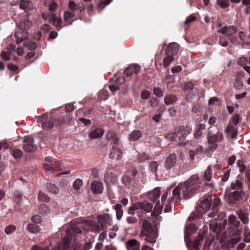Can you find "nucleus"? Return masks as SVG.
Returning <instances> with one entry per match:
<instances>
[{"mask_svg":"<svg viewBox=\"0 0 250 250\" xmlns=\"http://www.w3.org/2000/svg\"><path fill=\"white\" fill-rule=\"evenodd\" d=\"M220 206L219 198L208 197L200 202L196 208V211L193 212L188 219L191 221L196 217H199L202 214L210 210L211 208L212 211L208 213V216L214 218L210 221L209 228L212 232H218V230L225 229L228 223L227 220H222L225 216V213L221 212L218 214Z\"/></svg>","mask_w":250,"mask_h":250,"instance_id":"nucleus-1","label":"nucleus"},{"mask_svg":"<svg viewBox=\"0 0 250 250\" xmlns=\"http://www.w3.org/2000/svg\"><path fill=\"white\" fill-rule=\"evenodd\" d=\"M223 229L218 230V232H214L216 233L217 237L222 244V247L224 249L232 248L242 238V227L237 217L234 215H230L228 218V235L226 232H224L221 235H219V233Z\"/></svg>","mask_w":250,"mask_h":250,"instance_id":"nucleus-2","label":"nucleus"},{"mask_svg":"<svg viewBox=\"0 0 250 250\" xmlns=\"http://www.w3.org/2000/svg\"><path fill=\"white\" fill-rule=\"evenodd\" d=\"M140 236L145 237V240L148 243L154 245L156 243L158 236V232L153 229L150 219H146L143 221Z\"/></svg>","mask_w":250,"mask_h":250,"instance_id":"nucleus-3","label":"nucleus"},{"mask_svg":"<svg viewBox=\"0 0 250 250\" xmlns=\"http://www.w3.org/2000/svg\"><path fill=\"white\" fill-rule=\"evenodd\" d=\"M78 222H74L70 226V229H67L66 231V236L64 237L63 242L64 243V250H69L70 243L72 239L73 233H82L81 227L77 226Z\"/></svg>","mask_w":250,"mask_h":250,"instance_id":"nucleus-4","label":"nucleus"},{"mask_svg":"<svg viewBox=\"0 0 250 250\" xmlns=\"http://www.w3.org/2000/svg\"><path fill=\"white\" fill-rule=\"evenodd\" d=\"M41 123L42 127L46 130H49L53 127L54 125H60L62 123L65 121L64 120H58L49 117L48 114L45 113L41 116Z\"/></svg>","mask_w":250,"mask_h":250,"instance_id":"nucleus-5","label":"nucleus"},{"mask_svg":"<svg viewBox=\"0 0 250 250\" xmlns=\"http://www.w3.org/2000/svg\"><path fill=\"white\" fill-rule=\"evenodd\" d=\"M224 136L221 132H217L216 134L208 136V150L213 152L218 147L217 143L222 142Z\"/></svg>","mask_w":250,"mask_h":250,"instance_id":"nucleus-6","label":"nucleus"},{"mask_svg":"<svg viewBox=\"0 0 250 250\" xmlns=\"http://www.w3.org/2000/svg\"><path fill=\"white\" fill-rule=\"evenodd\" d=\"M190 187L187 182L179 184L172 191V198L180 199L181 197V194H182L183 198L186 199L187 198L186 197L187 193Z\"/></svg>","mask_w":250,"mask_h":250,"instance_id":"nucleus-7","label":"nucleus"},{"mask_svg":"<svg viewBox=\"0 0 250 250\" xmlns=\"http://www.w3.org/2000/svg\"><path fill=\"white\" fill-rule=\"evenodd\" d=\"M206 233V229L200 230L197 238L193 241H189V239L185 240L187 243V246L189 250H199L201 246L202 242L204 238V235Z\"/></svg>","mask_w":250,"mask_h":250,"instance_id":"nucleus-8","label":"nucleus"},{"mask_svg":"<svg viewBox=\"0 0 250 250\" xmlns=\"http://www.w3.org/2000/svg\"><path fill=\"white\" fill-rule=\"evenodd\" d=\"M237 31V28L234 26H224L217 31L218 33L226 35L232 43L237 41V38L234 36Z\"/></svg>","mask_w":250,"mask_h":250,"instance_id":"nucleus-9","label":"nucleus"},{"mask_svg":"<svg viewBox=\"0 0 250 250\" xmlns=\"http://www.w3.org/2000/svg\"><path fill=\"white\" fill-rule=\"evenodd\" d=\"M23 142L24 143L23 148L25 152H30L37 150V146L34 144V140L33 137L31 136H26L23 140Z\"/></svg>","mask_w":250,"mask_h":250,"instance_id":"nucleus-10","label":"nucleus"},{"mask_svg":"<svg viewBox=\"0 0 250 250\" xmlns=\"http://www.w3.org/2000/svg\"><path fill=\"white\" fill-rule=\"evenodd\" d=\"M153 205L152 203L147 202H138L134 204V208L141 210L143 213L150 212L152 211Z\"/></svg>","mask_w":250,"mask_h":250,"instance_id":"nucleus-11","label":"nucleus"},{"mask_svg":"<svg viewBox=\"0 0 250 250\" xmlns=\"http://www.w3.org/2000/svg\"><path fill=\"white\" fill-rule=\"evenodd\" d=\"M42 17L44 20H48L56 27H60L62 25V20L55 14H43Z\"/></svg>","mask_w":250,"mask_h":250,"instance_id":"nucleus-12","label":"nucleus"},{"mask_svg":"<svg viewBox=\"0 0 250 250\" xmlns=\"http://www.w3.org/2000/svg\"><path fill=\"white\" fill-rule=\"evenodd\" d=\"M68 8L70 11L74 12L82 13L84 11L85 6L83 3H79L77 4L74 1L71 0L68 3Z\"/></svg>","mask_w":250,"mask_h":250,"instance_id":"nucleus-13","label":"nucleus"},{"mask_svg":"<svg viewBox=\"0 0 250 250\" xmlns=\"http://www.w3.org/2000/svg\"><path fill=\"white\" fill-rule=\"evenodd\" d=\"M97 221H98V223L100 225L102 230L106 228V224L110 226L112 225V220L109 215L107 214L98 216Z\"/></svg>","mask_w":250,"mask_h":250,"instance_id":"nucleus-14","label":"nucleus"},{"mask_svg":"<svg viewBox=\"0 0 250 250\" xmlns=\"http://www.w3.org/2000/svg\"><path fill=\"white\" fill-rule=\"evenodd\" d=\"M167 196V193L165 192L163 194L161 197V202L158 201L154 206L152 214L154 215L158 216L162 212L163 206L164 203L166 201V198Z\"/></svg>","mask_w":250,"mask_h":250,"instance_id":"nucleus-15","label":"nucleus"},{"mask_svg":"<svg viewBox=\"0 0 250 250\" xmlns=\"http://www.w3.org/2000/svg\"><path fill=\"white\" fill-rule=\"evenodd\" d=\"M28 31L24 29H20L18 28V29L15 33L17 43L19 44L25 40L28 37Z\"/></svg>","mask_w":250,"mask_h":250,"instance_id":"nucleus-16","label":"nucleus"},{"mask_svg":"<svg viewBox=\"0 0 250 250\" xmlns=\"http://www.w3.org/2000/svg\"><path fill=\"white\" fill-rule=\"evenodd\" d=\"M43 167L47 170L54 169L57 171H62V170L61 164L57 161H53L50 164L45 163L43 164Z\"/></svg>","mask_w":250,"mask_h":250,"instance_id":"nucleus-17","label":"nucleus"},{"mask_svg":"<svg viewBox=\"0 0 250 250\" xmlns=\"http://www.w3.org/2000/svg\"><path fill=\"white\" fill-rule=\"evenodd\" d=\"M134 176V173L132 175L126 174L122 178L123 183L128 188H131L134 187L136 183Z\"/></svg>","mask_w":250,"mask_h":250,"instance_id":"nucleus-18","label":"nucleus"},{"mask_svg":"<svg viewBox=\"0 0 250 250\" xmlns=\"http://www.w3.org/2000/svg\"><path fill=\"white\" fill-rule=\"evenodd\" d=\"M91 189L95 194L101 193L104 189L103 184L97 181H93L91 184Z\"/></svg>","mask_w":250,"mask_h":250,"instance_id":"nucleus-19","label":"nucleus"},{"mask_svg":"<svg viewBox=\"0 0 250 250\" xmlns=\"http://www.w3.org/2000/svg\"><path fill=\"white\" fill-rule=\"evenodd\" d=\"M127 250H140V243L136 239L129 240L125 244Z\"/></svg>","mask_w":250,"mask_h":250,"instance_id":"nucleus-20","label":"nucleus"},{"mask_svg":"<svg viewBox=\"0 0 250 250\" xmlns=\"http://www.w3.org/2000/svg\"><path fill=\"white\" fill-rule=\"evenodd\" d=\"M122 157V150L116 146H113L109 154L110 158L113 160H118L120 159Z\"/></svg>","mask_w":250,"mask_h":250,"instance_id":"nucleus-21","label":"nucleus"},{"mask_svg":"<svg viewBox=\"0 0 250 250\" xmlns=\"http://www.w3.org/2000/svg\"><path fill=\"white\" fill-rule=\"evenodd\" d=\"M197 228L195 225L193 224H189L186 226V230L185 231V240H188L189 239L190 235L194 233L197 230Z\"/></svg>","mask_w":250,"mask_h":250,"instance_id":"nucleus-22","label":"nucleus"},{"mask_svg":"<svg viewBox=\"0 0 250 250\" xmlns=\"http://www.w3.org/2000/svg\"><path fill=\"white\" fill-rule=\"evenodd\" d=\"M242 198V193L239 191H232L229 196L230 203L234 204Z\"/></svg>","mask_w":250,"mask_h":250,"instance_id":"nucleus-23","label":"nucleus"},{"mask_svg":"<svg viewBox=\"0 0 250 250\" xmlns=\"http://www.w3.org/2000/svg\"><path fill=\"white\" fill-rule=\"evenodd\" d=\"M176 162V157L174 155H171L166 158L165 163V168L167 169H170L175 165Z\"/></svg>","mask_w":250,"mask_h":250,"instance_id":"nucleus-24","label":"nucleus"},{"mask_svg":"<svg viewBox=\"0 0 250 250\" xmlns=\"http://www.w3.org/2000/svg\"><path fill=\"white\" fill-rule=\"evenodd\" d=\"M78 227H81V229L85 231L91 230L92 229V221H82L78 222Z\"/></svg>","mask_w":250,"mask_h":250,"instance_id":"nucleus-25","label":"nucleus"},{"mask_svg":"<svg viewBox=\"0 0 250 250\" xmlns=\"http://www.w3.org/2000/svg\"><path fill=\"white\" fill-rule=\"evenodd\" d=\"M178 50V44L176 43H171L168 45L166 49V54H169V55L170 54L174 56L177 53Z\"/></svg>","mask_w":250,"mask_h":250,"instance_id":"nucleus-26","label":"nucleus"},{"mask_svg":"<svg viewBox=\"0 0 250 250\" xmlns=\"http://www.w3.org/2000/svg\"><path fill=\"white\" fill-rule=\"evenodd\" d=\"M160 196V189L159 188H154L151 191L148 192V196L151 201H155L159 199Z\"/></svg>","mask_w":250,"mask_h":250,"instance_id":"nucleus-27","label":"nucleus"},{"mask_svg":"<svg viewBox=\"0 0 250 250\" xmlns=\"http://www.w3.org/2000/svg\"><path fill=\"white\" fill-rule=\"evenodd\" d=\"M140 69V66L137 64L129 66L124 71V74L129 76L133 73H137Z\"/></svg>","mask_w":250,"mask_h":250,"instance_id":"nucleus-28","label":"nucleus"},{"mask_svg":"<svg viewBox=\"0 0 250 250\" xmlns=\"http://www.w3.org/2000/svg\"><path fill=\"white\" fill-rule=\"evenodd\" d=\"M104 133V130L102 128H98L90 132L89 137L91 139H98L102 137Z\"/></svg>","mask_w":250,"mask_h":250,"instance_id":"nucleus-29","label":"nucleus"},{"mask_svg":"<svg viewBox=\"0 0 250 250\" xmlns=\"http://www.w3.org/2000/svg\"><path fill=\"white\" fill-rule=\"evenodd\" d=\"M142 136V132L139 130H135L132 131L129 135L128 140L129 141H136L138 140Z\"/></svg>","mask_w":250,"mask_h":250,"instance_id":"nucleus-30","label":"nucleus"},{"mask_svg":"<svg viewBox=\"0 0 250 250\" xmlns=\"http://www.w3.org/2000/svg\"><path fill=\"white\" fill-rule=\"evenodd\" d=\"M236 213L243 224H246L249 222V216L247 213L241 210L237 211Z\"/></svg>","mask_w":250,"mask_h":250,"instance_id":"nucleus-31","label":"nucleus"},{"mask_svg":"<svg viewBox=\"0 0 250 250\" xmlns=\"http://www.w3.org/2000/svg\"><path fill=\"white\" fill-rule=\"evenodd\" d=\"M234 126V125H232L231 122H229L228 125L225 129V131L227 133H232L231 137L232 139L235 138L237 135V131Z\"/></svg>","mask_w":250,"mask_h":250,"instance_id":"nucleus-32","label":"nucleus"},{"mask_svg":"<svg viewBox=\"0 0 250 250\" xmlns=\"http://www.w3.org/2000/svg\"><path fill=\"white\" fill-rule=\"evenodd\" d=\"M106 139L111 141L114 144H117L119 142V138L116 133L112 131H108L106 135Z\"/></svg>","mask_w":250,"mask_h":250,"instance_id":"nucleus-33","label":"nucleus"},{"mask_svg":"<svg viewBox=\"0 0 250 250\" xmlns=\"http://www.w3.org/2000/svg\"><path fill=\"white\" fill-rule=\"evenodd\" d=\"M20 7L21 9L28 11L33 8V5L28 0H21L20 2Z\"/></svg>","mask_w":250,"mask_h":250,"instance_id":"nucleus-34","label":"nucleus"},{"mask_svg":"<svg viewBox=\"0 0 250 250\" xmlns=\"http://www.w3.org/2000/svg\"><path fill=\"white\" fill-rule=\"evenodd\" d=\"M32 25V22L29 20H25L20 22L18 24V28L20 29H24L27 31Z\"/></svg>","mask_w":250,"mask_h":250,"instance_id":"nucleus-35","label":"nucleus"},{"mask_svg":"<svg viewBox=\"0 0 250 250\" xmlns=\"http://www.w3.org/2000/svg\"><path fill=\"white\" fill-rule=\"evenodd\" d=\"M113 208L116 210V217L118 220H120L123 217L124 211L122 209V206L121 204H118L113 207Z\"/></svg>","mask_w":250,"mask_h":250,"instance_id":"nucleus-36","label":"nucleus"},{"mask_svg":"<svg viewBox=\"0 0 250 250\" xmlns=\"http://www.w3.org/2000/svg\"><path fill=\"white\" fill-rule=\"evenodd\" d=\"M177 100V97L174 94H170L166 96L164 98L166 104L170 105L174 104Z\"/></svg>","mask_w":250,"mask_h":250,"instance_id":"nucleus-37","label":"nucleus"},{"mask_svg":"<svg viewBox=\"0 0 250 250\" xmlns=\"http://www.w3.org/2000/svg\"><path fill=\"white\" fill-rule=\"evenodd\" d=\"M199 176L198 175H193L190 178L188 179L187 183L191 187L195 186V187L198 186V184L199 183Z\"/></svg>","mask_w":250,"mask_h":250,"instance_id":"nucleus-38","label":"nucleus"},{"mask_svg":"<svg viewBox=\"0 0 250 250\" xmlns=\"http://www.w3.org/2000/svg\"><path fill=\"white\" fill-rule=\"evenodd\" d=\"M46 188L48 192L54 194H58L59 192V189L55 184L47 183L46 184Z\"/></svg>","mask_w":250,"mask_h":250,"instance_id":"nucleus-39","label":"nucleus"},{"mask_svg":"<svg viewBox=\"0 0 250 250\" xmlns=\"http://www.w3.org/2000/svg\"><path fill=\"white\" fill-rule=\"evenodd\" d=\"M183 128V127H176L175 128L174 132L170 133L167 134V139H169V140H176L177 134H179V131H180Z\"/></svg>","mask_w":250,"mask_h":250,"instance_id":"nucleus-40","label":"nucleus"},{"mask_svg":"<svg viewBox=\"0 0 250 250\" xmlns=\"http://www.w3.org/2000/svg\"><path fill=\"white\" fill-rule=\"evenodd\" d=\"M167 56L165 57L163 59V65L164 67H166L169 66L170 63L173 61L174 58L172 55L169 54H166Z\"/></svg>","mask_w":250,"mask_h":250,"instance_id":"nucleus-41","label":"nucleus"},{"mask_svg":"<svg viewBox=\"0 0 250 250\" xmlns=\"http://www.w3.org/2000/svg\"><path fill=\"white\" fill-rule=\"evenodd\" d=\"M11 153L15 159H20L23 156L22 151L19 148H14L11 150Z\"/></svg>","mask_w":250,"mask_h":250,"instance_id":"nucleus-42","label":"nucleus"},{"mask_svg":"<svg viewBox=\"0 0 250 250\" xmlns=\"http://www.w3.org/2000/svg\"><path fill=\"white\" fill-rule=\"evenodd\" d=\"M28 230L32 233H37L40 230L39 226L34 224H29L27 226Z\"/></svg>","mask_w":250,"mask_h":250,"instance_id":"nucleus-43","label":"nucleus"},{"mask_svg":"<svg viewBox=\"0 0 250 250\" xmlns=\"http://www.w3.org/2000/svg\"><path fill=\"white\" fill-rule=\"evenodd\" d=\"M193 148L197 154L201 153H207L209 151L208 147L206 149H204L203 146L200 145L196 146H194Z\"/></svg>","mask_w":250,"mask_h":250,"instance_id":"nucleus-44","label":"nucleus"},{"mask_svg":"<svg viewBox=\"0 0 250 250\" xmlns=\"http://www.w3.org/2000/svg\"><path fill=\"white\" fill-rule=\"evenodd\" d=\"M212 175V170L210 167H208L207 169L205 170L204 172V178L205 179L208 181L209 182L211 181Z\"/></svg>","mask_w":250,"mask_h":250,"instance_id":"nucleus-45","label":"nucleus"},{"mask_svg":"<svg viewBox=\"0 0 250 250\" xmlns=\"http://www.w3.org/2000/svg\"><path fill=\"white\" fill-rule=\"evenodd\" d=\"M242 187V183L239 180H236L231 184L232 190H234V191H239L241 192Z\"/></svg>","mask_w":250,"mask_h":250,"instance_id":"nucleus-46","label":"nucleus"},{"mask_svg":"<svg viewBox=\"0 0 250 250\" xmlns=\"http://www.w3.org/2000/svg\"><path fill=\"white\" fill-rule=\"evenodd\" d=\"M23 44L24 46L28 47L30 50H34L37 47L36 43L29 40L25 41Z\"/></svg>","mask_w":250,"mask_h":250,"instance_id":"nucleus-47","label":"nucleus"},{"mask_svg":"<svg viewBox=\"0 0 250 250\" xmlns=\"http://www.w3.org/2000/svg\"><path fill=\"white\" fill-rule=\"evenodd\" d=\"M38 211L41 214H46L49 213L50 209L46 205L42 204L39 207Z\"/></svg>","mask_w":250,"mask_h":250,"instance_id":"nucleus-48","label":"nucleus"},{"mask_svg":"<svg viewBox=\"0 0 250 250\" xmlns=\"http://www.w3.org/2000/svg\"><path fill=\"white\" fill-rule=\"evenodd\" d=\"M197 97V92H189L187 94L186 100L188 102H192Z\"/></svg>","mask_w":250,"mask_h":250,"instance_id":"nucleus-49","label":"nucleus"},{"mask_svg":"<svg viewBox=\"0 0 250 250\" xmlns=\"http://www.w3.org/2000/svg\"><path fill=\"white\" fill-rule=\"evenodd\" d=\"M75 14L74 12H72L69 11H65L64 12V20L66 22L69 21L70 19L74 17Z\"/></svg>","mask_w":250,"mask_h":250,"instance_id":"nucleus-50","label":"nucleus"},{"mask_svg":"<svg viewBox=\"0 0 250 250\" xmlns=\"http://www.w3.org/2000/svg\"><path fill=\"white\" fill-rule=\"evenodd\" d=\"M233 84L235 88L237 89H241L243 86V81L239 78H236Z\"/></svg>","mask_w":250,"mask_h":250,"instance_id":"nucleus-51","label":"nucleus"},{"mask_svg":"<svg viewBox=\"0 0 250 250\" xmlns=\"http://www.w3.org/2000/svg\"><path fill=\"white\" fill-rule=\"evenodd\" d=\"M16 227L14 225H9L5 228V232L7 235H10L15 231Z\"/></svg>","mask_w":250,"mask_h":250,"instance_id":"nucleus-52","label":"nucleus"},{"mask_svg":"<svg viewBox=\"0 0 250 250\" xmlns=\"http://www.w3.org/2000/svg\"><path fill=\"white\" fill-rule=\"evenodd\" d=\"M104 178L106 182L110 183L113 181L114 179V176L112 173H108L107 172L105 174Z\"/></svg>","mask_w":250,"mask_h":250,"instance_id":"nucleus-53","label":"nucleus"},{"mask_svg":"<svg viewBox=\"0 0 250 250\" xmlns=\"http://www.w3.org/2000/svg\"><path fill=\"white\" fill-rule=\"evenodd\" d=\"M38 199L40 201L43 202H48L49 201L48 197L44 193L40 191L38 194Z\"/></svg>","mask_w":250,"mask_h":250,"instance_id":"nucleus-54","label":"nucleus"},{"mask_svg":"<svg viewBox=\"0 0 250 250\" xmlns=\"http://www.w3.org/2000/svg\"><path fill=\"white\" fill-rule=\"evenodd\" d=\"M230 172V169H225V170L223 172L224 174L221 176V180L222 181L226 182L228 180V179L229 177Z\"/></svg>","mask_w":250,"mask_h":250,"instance_id":"nucleus-55","label":"nucleus"},{"mask_svg":"<svg viewBox=\"0 0 250 250\" xmlns=\"http://www.w3.org/2000/svg\"><path fill=\"white\" fill-rule=\"evenodd\" d=\"M83 185V182L81 179H76L73 184V186L75 189H79Z\"/></svg>","mask_w":250,"mask_h":250,"instance_id":"nucleus-56","label":"nucleus"},{"mask_svg":"<svg viewBox=\"0 0 250 250\" xmlns=\"http://www.w3.org/2000/svg\"><path fill=\"white\" fill-rule=\"evenodd\" d=\"M0 57L5 61H9L11 59L10 53L5 51H1Z\"/></svg>","mask_w":250,"mask_h":250,"instance_id":"nucleus-57","label":"nucleus"},{"mask_svg":"<svg viewBox=\"0 0 250 250\" xmlns=\"http://www.w3.org/2000/svg\"><path fill=\"white\" fill-rule=\"evenodd\" d=\"M126 221L128 224H134L137 223L138 219L134 216H128L126 218Z\"/></svg>","mask_w":250,"mask_h":250,"instance_id":"nucleus-58","label":"nucleus"},{"mask_svg":"<svg viewBox=\"0 0 250 250\" xmlns=\"http://www.w3.org/2000/svg\"><path fill=\"white\" fill-rule=\"evenodd\" d=\"M102 229L101 228L100 225L98 223V221H97V222L96 223L94 221H92V231L94 230L95 231L99 232L101 230H102Z\"/></svg>","mask_w":250,"mask_h":250,"instance_id":"nucleus-59","label":"nucleus"},{"mask_svg":"<svg viewBox=\"0 0 250 250\" xmlns=\"http://www.w3.org/2000/svg\"><path fill=\"white\" fill-rule=\"evenodd\" d=\"M154 94L158 97H161L163 96V91L161 88L155 87L153 89Z\"/></svg>","mask_w":250,"mask_h":250,"instance_id":"nucleus-60","label":"nucleus"},{"mask_svg":"<svg viewBox=\"0 0 250 250\" xmlns=\"http://www.w3.org/2000/svg\"><path fill=\"white\" fill-rule=\"evenodd\" d=\"M194 88V85L191 82H186L184 83V88L186 91H190Z\"/></svg>","mask_w":250,"mask_h":250,"instance_id":"nucleus-61","label":"nucleus"},{"mask_svg":"<svg viewBox=\"0 0 250 250\" xmlns=\"http://www.w3.org/2000/svg\"><path fill=\"white\" fill-rule=\"evenodd\" d=\"M218 4L222 7H227L229 6V0H218Z\"/></svg>","mask_w":250,"mask_h":250,"instance_id":"nucleus-62","label":"nucleus"},{"mask_svg":"<svg viewBox=\"0 0 250 250\" xmlns=\"http://www.w3.org/2000/svg\"><path fill=\"white\" fill-rule=\"evenodd\" d=\"M150 93L147 90H143L141 93V97L143 100L148 99L150 97Z\"/></svg>","mask_w":250,"mask_h":250,"instance_id":"nucleus-63","label":"nucleus"},{"mask_svg":"<svg viewBox=\"0 0 250 250\" xmlns=\"http://www.w3.org/2000/svg\"><path fill=\"white\" fill-rule=\"evenodd\" d=\"M238 63L239 65H245L246 64H247V62H248V59H247V58L245 57H240L238 60V62H237Z\"/></svg>","mask_w":250,"mask_h":250,"instance_id":"nucleus-64","label":"nucleus"}]
</instances>
